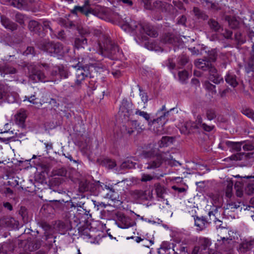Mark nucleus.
Masks as SVG:
<instances>
[{"instance_id":"obj_39","label":"nucleus","mask_w":254,"mask_h":254,"mask_svg":"<svg viewBox=\"0 0 254 254\" xmlns=\"http://www.w3.org/2000/svg\"><path fill=\"white\" fill-rule=\"evenodd\" d=\"M208 24L210 29L215 32L218 31L221 28V26L218 22L213 19H209L208 21Z\"/></svg>"},{"instance_id":"obj_48","label":"nucleus","mask_w":254,"mask_h":254,"mask_svg":"<svg viewBox=\"0 0 254 254\" xmlns=\"http://www.w3.org/2000/svg\"><path fill=\"white\" fill-rule=\"evenodd\" d=\"M135 114L138 115L142 117L143 118L145 119L146 121H147L148 122V124H150L151 123V121L150 120V115L148 114L147 112L141 111L138 109L136 110L135 111Z\"/></svg>"},{"instance_id":"obj_64","label":"nucleus","mask_w":254,"mask_h":254,"mask_svg":"<svg viewBox=\"0 0 254 254\" xmlns=\"http://www.w3.org/2000/svg\"><path fill=\"white\" fill-rule=\"evenodd\" d=\"M166 65L170 69H174L176 67V64L172 59H169L166 62Z\"/></svg>"},{"instance_id":"obj_46","label":"nucleus","mask_w":254,"mask_h":254,"mask_svg":"<svg viewBox=\"0 0 254 254\" xmlns=\"http://www.w3.org/2000/svg\"><path fill=\"white\" fill-rule=\"evenodd\" d=\"M203 120L202 119L200 115H198L197 116V118L195 121V123H191L190 127L192 129H198L200 128V127L201 126V124H203L202 122Z\"/></svg>"},{"instance_id":"obj_15","label":"nucleus","mask_w":254,"mask_h":254,"mask_svg":"<svg viewBox=\"0 0 254 254\" xmlns=\"http://www.w3.org/2000/svg\"><path fill=\"white\" fill-rule=\"evenodd\" d=\"M135 224L134 221L129 217L124 215H120L119 217L118 225L121 228L125 229L133 226Z\"/></svg>"},{"instance_id":"obj_57","label":"nucleus","mask_w":254,"mask_h":254,"mask_svg":"<svg viewBox=\"0 0 254 254\" xmlns=\"http://www.w3.org/2000/svg\"><path fill=\"white\" fill-rule=\"evenodd\" d=\"M65 202L63 200L62 202L60 200H56L54 204V207L55 208L64 210V209Z\"/></svg>"},{"instance_id":"obj_9","label":"nucleus","mask_w":254,"mask_h":254,"mask_svg":"<svg viewBox=\"0 0 254 254\" xmlns=\"http://www.w3.org/2000/svg\"><path fill=\"white\" fill-rule=\"evenodd\" d=\"M194 64L197 68L203 71H208L209 74L212 68H215V66L211 64V62L206 58L195 60Z\"/></svg>"},{"instance_id":"obj_20","label":"nucleus","mask_w":254,"mask_h":254,"mask_svg":"<svg viewBox=\"0 0 254 254\" xmlns=\"http://www.w3.org/2000/svg\"><path fill=\"white\" fill-rule=\"evenodd\" d=\"M41 246V241L39 240L34 239L28 240L25 245V249L30 252H33L39 249Z\"/></svg>"},{"instance_id":"obj_13","label":"nucleus","mask_w":254,"mask_h":254,"mask_svg":"<svg viewBox=\"0 0 254 254\" xmlns=\"http://www.w3.org/2000/svg\"><path fill=\"white\" fill-rule=\"evenodd\" d=\"M140 29H142L140 34L146 33L152 37H156L158 35L156 29L148 23H143L142 26H140Z\"/></svg>"},{"instance_id":"obj_4","label":"nucleus","mask_w":254,"mask_h":254,"mask_svg":"<svg viewBox=\"0 0 254 254\" xmlns=\"http://www.w3.org/2000/svg\"><path fill=\"white\" fill-rule=\"evenodd\" d=\"M42 66L46 69L49 68V64L46 63H38L37 65H35L31 64H28L25 65L30 73V78L34 82H43L45 81L46 80V76L44 73L41 70L38 69V68H41Z\"/></svg>"},{"instance_id":"obj_26","label":"nucleus","mask_w":254,"mask_h":254,"mask_svg":"<svg viewBox=\"0 0 254 254\" xmlns=\"http://www.w3.org/2000/svg\"><path fill=\"white\" fill-rule=\"evenodd\" d=\"M53 72L58 74L61 77L66 78L68 76V71L67 67L61 64L54 67Z\"/></svg>"},{"instance_id":"obj_38","label":"nucleus","mask_w":254,"mask_h":254,"mask_svg":"<svg viewBox=\"0 0 254 254\" xmlns=\"http://www.w3.org/2000/svg\"><path fill=\"white\" fill-rule=\"evenodd\" d=\"M243 185L240 182H236L234 185V189L236 190L237 196L241 197L243 195Z\"/></svg>"},{"instance_id":"obj_51","label":"nucleus","mask_w":254,"mask_h":254,"mask_svg":"<svg viewBox=\"0 0 254 254\" xmlns=\"http://www.w3.org/2000/svg\"><path fill=\"white\" fill-rule=\"evenodd\" d=\"M189 58L186 55H182L179 57L178 64L183 66L189 62Z\"/></svg>"},{"instance_id":"obj_27","label":"nucleus","mask_w":254,"mask_h":254,"mask_svg":"<svg viewBox=\"0 0 254 254\" xmlns=\"http://www.w3.org/2000/svg\"><path fill=\"white\" fill-rule=\"evenodd\" d=\"M56 227L61 233H64L71 229V227L67 222H64L62 221H58L56 222Z\"/></svg>"},{"instance_id":"obj_58","label":"nucleus","mask_w":254,"mask_h":254,"mask_svg":"<svg viewBox=\"0 0 254 254\" xmlns=\"http://www.w3.org/2000/svg\"><path fill=\"white\" fill-rule=\"evenodd\" d=\"M117 2L125 6H131L133 2L131 0H117Z\"/></svg>"},{"instance_id":"obj_36","label":"nucleus","mask_w":254,"mask_h":254,"mask_svg":"<svg viewBox=\"0 0 254 254\" xmlns=\"http://www.w3.org/2000/svg\"><path fill=\"white\" fill-rule=\"evenodd\" d=\"M203 85L205 89L208 91L211 92L212 95H215L217 93L216 86L211 83L209 81H205Z\"/></svg>"},{"instance_id":"obj_19","label":"nucleus","mask_w":254,"mask_h":254,"mask_svg":"<svg viewBox=\"0 0 254 254\" xmlns=\"http://www.w3.org/2000/svg\"><path fill=\"white\" fill-rule=\"evenodd\" d=\"M74 48L79 50L84 49L87 46V40L84 35L75 38L73 44Z\"/></svg>"},{"instance_id":"obj_6","label":"nucleus","mask_w":254,"mask_h":254,"mask_svg":"<svg viewBox=\"0 0 254 254\" xmlns=\"http://www.w3.org/2000/svg\"><path fill=\"white\" fill-rule=\"evenodd\" d=\"M41 49L50 54L62 55L63 54V47L60 43L43 42Z\"/></svg>"},{"instance_id":"obj_17","label":"nucleus","mask_w":254,"mask_h":254,"mask_svg":"<svg viewBox=\"0 0 254 254\" xmlns=\"http://www.w3.org/2000/svg\"><path fill=\"white\" fill-rule=\"evenodd\" d=\"M94 184L86 179H83L79 183V191L84 192L88 191H92Z\"/></svg>"},{"instance_id":"obj_32","label":"nucleus","mask_w":254,"mask_h":254,"mask_svg":"<svg viewBox=\"0 0 254 254\" xmlns=\"http://www.w3.org/2000/svg\"><path fill=\"white\" fill-rule=\"evenodd\" d=\"M226 145L231 148L233 151L239 152L241 149V145L242 143L241 142H232L226 141L225 142Z\"/></svg>"},{"instance_id":"obj_42","label":"nucleus","mask_w":254,"mask_h":254,"mask_svg":"<svg viewBox=\"0 0 254 254\" xmlns=\"http://www.w3.org/2000/svg\"><path fill=\"white\" fill-rule=\"evenodd\" d=\"M173 138L169 136H163L160 141V147L167 146L170 143H172Z\"/></svg>"},{"instance_id":"obj_52","label":"nucleus","mask_w":254,"mask_h":254,"mask_svg":"<svg viewBox=\"0 0 254 254\" xmlns=\"http://www.w3.org/2000/svg\"><path fill=\"white\" fill-rule=\"evenodd\" d=\"M146 47L147 49L150 50L158 51L160 50L161 51H163L161 47L157 46L155 42H148L146 44Z\"/></svg>"},{"instance_id":"obj_8","label":"nucleus","mask_w":254,"mask_h":254,"mask_svg":"<svg viewBox=\"0 0 254 254\" xmlns=\"http://www.w3.org/2000/svg\"><path fill=\"white\" fill-rule=\"evenodd\" d=\"M111 13L110 9L106 7L97 6L94 8H91V14L105 20L110 19Z\"/></svg>"},{"instance_id":"obj_53","label":"nucleus","mask_w":254,"mask_h":254,"mask_svg":"<svg viewBox=\"0 0 254 254\" xmlns=\"http://www.w3.org/2000/svg\"><path fill=\"white\" fill-rule=\"evenodd\" d=\"M169 114V111L164 112L163 115H161L160 117L157 118V119H153L152 121H151V124H154L156 122L159 123L161 121L162 119L165 120L163 123V124H164L166 121H167V119H166V118L168 116Z\"/></svg>"},{"instance_id":"obj_14","label":"nucleus","mask_w":254,"mask_h":254,"mask_svg":"<svg viewBox=\"0 0 254 254\" xmlns=\"http://www.w3.org/2000/svg\"><path fill=\"white\" fill-rule=\"evenodd\" d=\"M194 225L197 227L196 230L198 231H201L206 229L210 223L203 216H194Z\"/></svg>"},{"instance_id":"obj_22","label":"nucleus","mask_w":254,"mask_h":254,"mask_svg":"<svg viewBox=\"0 0 254 254\" xmlns=\"http://www.w3.org/2000/svg\"><path fill=\"white\" fill-rule=\"evenodd\" d=\"M16 72V69L8 64H0V73L3 76L5 74H15Z\"/></svg>"},{"instance_id":"obj_47","label":"nucleus","mask_w":254,"mask_h":254,"mask_svg":"<svg viewBox=\"0 0 254 254\" xmlns=\"http://www.w3.org/2000/svg\"><path fill=\"white\" fill-rule=\"evenodd\" d=\"M245 193L248 195H252L254 192V181H251L248 183L247 186L245 188Z\"/></svg>"},{"instance_id":"obj_41","label":"nucleus","mask_w":254,"mask_h":254,"mask_svg":"<svg viewBox=\"0 0 254 254\" xmlns=\"http://www.w3.org/2000/svg\"><path fill=\"white\" fill-rule=\"evenodd\" d=\"M253 155V152L248 153L246 154H245L244 153H237L236 154L232 155L230 157V159L232 160H241L242 159V158L244 155H245L246 158H251V156H252Z\"/></svg>"},{"instance_id":"obj_10","label":"nucleus","mask_w":254,"mask_h":254,"mask_svg":"<svg viewBox=\"0 0 254 254\" xmlns=\"http://www.w3.org/2000/svg\"><path fill=\"white\" fill-rule=\"evenodd\" d=\"M153 9H157L161 12H170L173 6L169 3L161 0H156L153 3Z\"/></svg>"},{"instance_id":"obj_29","label":"nucleus","mask_w":254,"mask_h":254,"mask_svg":"<svg viewBox=\"0 0 254 254\" xmlns=\"http://www.w3.org/2000/svg\"><path fill=\"white\" fill-rule=\"evenodd\" d=\"M26 115L24 111H20L15 115V122L19 126L24 127Z\"/></svg>"},{"instance_id":"obj_30","label":"nucleus","mask_w":254,"mask_h":254,"mask_svg":"<svg viewBox=\"0 0 254 254\" xmlns=\"http://www.w3.org/2000/svg\"><path fill=\"white\" fill-rule=\"evenodd\" d=\"M155 191L157 197L164 199L165 194L167 193L166 188L163 186L161 185L160 184H156L155 185Z\"/></svg>"},{"instance_id":"obj_50","label":"nucleus","mask_w":254,"mask_h":254,"mask_svg":"<svg viewBox=\"0 0 254 254\" xmlns=\"http://www.w3.org/2000/svg\"><path fill=\"white\" fill-rule=\"evenodd\" d=\"M245 214L247 216H250L253 218L254 216V206L253 205H248L244 209Z\"/></svg>"},{"instance_id":"obj_40","label":"nucleus","mask_w":254,"mask_h":254,"mask_svg":"<svg viewBox=\"0 0 254 254\" xmlns=\"http://www.w3.org/2000/svg\"><path fill=\"white\" fill-rule=\"evenodd\" d=\"M136 163L127 160L123 162L121 165V168L122 169H132L135 168Z\"/></svg>"},{"instance_id":"obj_35","label":"nucleus","mask_w":254,"mask_h":254,"mask_svg":"<svg viewBox=\"0 0 254 254\" xmlns=\"http://www.w3.org/2000/svg\"><path fill=\"white\" fill-rule=\"evenodd\" d=\"M194 14L198 19H202L203 20L207 19L208 16L202 10L198 7H194L193 9Z\"/></svg>"},{"instance_id":"obj_59","label":"nucleus","mask_w":254,"mask_h":254,"mask_svg":"<svg viewBox=\"0 0 254 254\" xmlns=\"http://www.w3.org/2000/svg\"><path fill=\"white\" fill-rule=\"evenodd\" d=\"M79 232L82 236H85L89 238L91 237L89 233V229L87 228H83V227H80L79 228Z\"/></svg>"},{"instance_id":"obj_61","label":"nucleus","mask_w":254,"mask_h":254,"mask_svg":"<svg viewBox=\"0 0 254 254\" xmlns=\"http://www.w3.org/2000/svg\"><path fill=\"white\" fill-rule=\"evenodd\" d=\"M153 179V177L151 175L149 174H143L141 175L140 181L142 182H146L151 181Z\"/></svg>"},{"instance_id":"obj_55","label":"nucleus","mask_w":254,"mask_h":254,"mask_svg":"<svg viewBox=\"0 0 254 254\" xmlns=\"http://www.w3.org/2000/svg\"><path fill=\"white\" fill-rule=\"evenodd\" d=\"M24 15L19 12L17 13L15 16L16 21L20 25H23L24 23Z\"/></svg>"},{"instance_id":"obj_2","label":"nucleus","mask_w":254,"mask_h":254,"mask_svg":"<svg viewBox=\"0 0 254 254\" xmlns=\"http://www.w3.org/2000/svg\"><path fill=\"white\" fill-rule=\"evenodd\" d=\"M173 156L169 152H164L157 154L151 159L146 163L145 169L148 170L155 169L160 167L163 162L171 166L180 164L179 162L173 160Z\"/></svg>"},{"instance_id":"obj_25","label":"nucleus","mask_w":254,"mask_h":254,"mask_svg":"<svg viewBox=\"0 0 254 254\" xmlns=\"http://www.w3.org/2000/svg\"><path fill=\"white\" fill-rule=\"evenodd\" d=\"M178 41V37L174 34L170 33L164 34L161 39V41L165 44H173Z\"/></svg>"},{"instance_id":"obj_5","label":"nucleus","mask_w":254,"mask_h":254,"mask_svg":"<svg viewBox=\"0 0 254 254\" xmlns=\"http://www.w3.org/2000/svg\"><path fill=\"white\" fill-rule=\"evenodd\" d=\"M71 66L74 68L76 79L75 86H79L85 77L89 75L88 70L86 67H84L79 62L76 65L72 64Z\"/></svg>"},{"instance_id":"obj_33","label":"nucleus","mask_w":254,"mask_h":254,"mask_svg":"<svg viewBox=\"0 0 254 254\" xmlns=\"http://www.w3.org/2000/svg\"><path fill=\"white\" fill-rule=\"evenodd\" d=\"M226 21H228L229 26L232 29L237 28L239 25V21L234 16H226Z\"/></svg>"},{"instance_id":"obj_31","label":"nucleus","mask_w":254,"mask_h":254,"mask_svg":"<svg viewBox=\"0 0 254 254\" xmlns=\"http://www.w3.org/2000/svg\"><path fill=\"white\" fill-rule=\"evenodd\" d=\"M225 79L226 82L233 87H235L238 85V82L236 79V76L235 74L228 73Z\"/></svg>"},{"instance_id":"obj_12","label":"nucleus","mask_w":254,"mask_h":254,"mask_svg":"<svg viewBox=\"0 0 254 254\" xmlns=\"http://www.w3.org/2000/svg\"><path fill=\"white\" fill-rule=\"evenodd\" d=\"M245 70L247 74L248 80L249 82H253L254 75V58L253 56L250 59L245 65Z\"/></svg>"},{"instance_id":"obj_24","label":"nucleus","mask_w":254,"mask_h":254,"mask_svg":"<svg viewBox=\"0 0 254 254\" xmlns=\"http://www.w3.org/2000/svg\"><path fill=\"white\" fill-rule=\"evenodd\" d=\"M126 25L131 30L135 31L137 34H140L142 29H140V26H142L143 23H139L137 22L130 19L129 21H126Z\"/></svg>"},{"instance_id":"obj_28","label":"nucleus","mask_w":254,"mask_h":254,"mask_svg":"<svg viewBox=\"0 0 254 254\" xmlns=\"http://www.w3.org/2000/svg\"><path fill=\"white\" fill-rule=\"evenodd\" d=\"M28 28L31 31L38 34L40 36L41 35L40 31L42 28V25L38 21L33 20H30L28 24Z\"/></svg>"},{"instance_id":"obj_43","label":"nucleus","mask_w":254,"mask_h":254,"mask_svg":"<svg viewBox=\"0 0 254 254\" xmlns=\"http://www.w3.org/2000/svg\"><path fill=\"white\" fill-rule=\"evenodd\" d=\"M217 51L216 49H212L208 52L207 58L211 62H215L217 58Z\"/></svg>"},{"instance_id":"obj_18","label":"nucleus","mask_w":254,"mask_h":254,"mask_svg":"<svg viewBox=\"0 0 254 254\" xmlns=\"http://www.w3.org/2000/svg\"><path fill=\"white\" fill-rule=\"evenodd\" d=\"M208 79L215 84H219L224 82L223 77L219 74L216 68H212L208 75Z\"/></svg>"},{"instance_id":"obj_60","label":"nucleus","mask_w":254,"mask_h":254,"mask_svg":"<svg viewBox=\"0 0 254 254\" xmlns=\"http://www.w3.org/2000/svg\"><path fill=\"white\" fill-rule=\"evenodd\" d=\"M180 79L182 81H185L188 78V73L186 70L180 71L178 73Z\"/></svg>"},{"instance_id":"obj_16","label":"nucleus","mask_w":254,"mask_h":254,"mask_svg":"<svg viewBox=\"0 0 254 254\" xmlns=\"http://www.w3.org/2000/svg\"><path fill=\"white\" fill-rule=\"evenodd\" d=\"M18 224V221L12 217H5L0 218V227L15 228L17 227Z\"/></svg>"},{"instance_id":"obj_62","label":"nucleus","mask_w":254,"mask_h":254,"mask_svg":"<svg viewBox=\"0 0 254 254\" xmlns=\"http://www.w3.org/2000/svg\"><path fill=\"white\" fill-rule=\"evenodd\" d=\"M139 90L140 91V96L141 97V100L144 103H147L148 101V96L147 93L142 92V90L140 87H139Z\"/></svg>"},{"instance_id":"obj_56","label":"nucleus","mask_w":254,"mask_h":254,"mask_svg":"<svg viewBox=\"0 0 254 254\" xmlns=\"http://www.w3.org/2000/svg\"><path fill=\"white\" fill-rule=\"evenodd\" d=\"M235 38L239 45H242L245 42V40L242 36L241 33L239 32H237L235 34Z\"/></svg>"},{"instance_id":"obj_37","label":"nucleus","mask_w":254,"mask_h":254,"mask_svg":"<svg viewBox=\"0 0 254 254\" xmlns=\"http://www.w3.org/2000/svg\"><path fill=\"white\" fill-rule=\"evenodd\" d=\"M205 115L207 120L212 121L216 118L217 113L215 109L209 108L206 110Z\"/></svg>"},{"instance_id":"obj_7","label":"nucleus","mask_w":254,"mask_h":254,"mask_svg":"<svg viewBox=\"0 0 254 254\" xmlns=\"http://www.w3.org/2000/svg\"><path fill=\"white\" fill-rule=\"evenodd\" d=\"M130 195L134 199L144 201L149 200L153 198V193L152 190H135L130 192Z\"/></svg>"},{"instance_id":"obj_54","label":"nucleus","mask_w":254,"mask_h":254,"mask_svg":"<svg viewBox=\"0 0 254 254\" xmlns=\"http://www.w3.org/2000/svg\"><path fill=\"white\" fill-rule=\"evenodd\" d=\"M142 155L145 158L151 159L155 156V150L153 149H151L149 150H143Z\"/></svg>"},{"instance_id":"obj_63","label":"nucleus","mask_w":254,"mask_h":254,"mask_svg":"<svg viewBox=\"0 0 254 254\" xmlns=\"http://www.w3.org/2000/svg\"><path fill=\"white\" fill-rule=\"evenodd\" d=\"M144 4V7L149 10H153V4H151L150 0H142Z\"/></svg>"},{"instance_id":"obj_3","label":"nucleus","mask_w":254,"mask_h":254,"mask_svg":"<svg viewBox=\"0 0 254 254\" xmlns=\"http://www.w3.org/2000/svg\"><path fill=\"white\" fill-rule=\"evenodd\" d=\"M9 4L19 9L38 11L41 8V2L39 0H8Z\"/></svg>"},{"instance_id":"obj_44","label":"nucleus","mask_w":254,"mask_h":254,"mask_svg":"<svg viewBox=\"0 0 254 254\" xmlns=\"http://www.w3.org/2000/svg\"><path fill=\"white\" fill-rule=\"evenodd\" d=\"M233 183L232 181L227 182V187L225 190V194L226 196L230 198L233 196Z\"/></svg>"},{"instance_id":"obj_21","label":"nucleus","mask_w":254,"mask_h":254,"mask_svg":"<svg viewBox=\"0 0 254 254\" xmlns=\"http://www.w3.org/2000/svg\"><path fill=\"white\" fill-rule=\"evenodd\" d=\"M1 22L2 25L6 29L11 31L15 30L17 28V25L14 22L10 20L6 16L1 15L0 16Z\"/></svg>"},{"instance_id":"obj_23","label":"nucleus","mask_w":254,"mask_h":254,"mask_svg":"<svg viewBox=\"0 0 254 254\" xmlns=\"http://www.w3.org/2000/svg\"><path fill=\"white\" fill-rule=\"evenodd\" d=\"M119 112L123 113L124 116L128 117L132 113V105L127 101L123 102L120 108Z\"/></svg>"},{"instance_id":"obj_49","label":"nucleus","mask_w":254,"mask_h":254,"mask_svg":"<svg viewBox=\"0 0 254 254\" xmlns=\"http://www.w3.org/2000/svg\"><path fill=\"white\" fill-rule=\"evenodd\" d=\"M242 113L248 118L254 120V112L252 109L248 108H243Z\"/></svg>"},{"instance_id":"obj_11","label":"nucleus","mask_w":254,"mask_h":254,"mask_svg":"<svg viewBox=\"0 0 254 254\" xmlns=\"http://www.w3.org/2000/svg\"><path fill=\"white\" fill-rule=\"evenodd\" d=\"M89 2L86 0L83 6H75L74 8L71 10V12L73 14L77 15L78 13H80L85 15L87 17L91 14V7L88 6Z\"/></svg>"},{"instance_id":"obj_45","label":"nucleus","mask_w":254,"mask_h":254,"mask_svg":"<svg viewBox=\"0 0 254 254\" xmlns=\"http://www.w3.org/2000/svg\"><path fill=\"white\" fill-rule=\"evenodd\" d=\"M102 164L109 169H113L117 165L114 160L109 158L104 159L102 161Z\"/></svg>"},{"instance_id":"obj_34","label":"nucleus","mask_w":254,"mask_h":254,"mask_svg":"<svg viewBox=\"0 0 254 254\" xmlns=\"http://www.w3.org/2000/svg\"><path fill=\"white\" fill-rule=\"evenodd\" d=\"M253 241H245L240 245L239 250L241 252L245 253L252 248Z\"/></svg>"},{"instance_id":"obj_1","label":"nucleus","mask_w":254,"mask_h":254,"mask_svg":"<svg viewBox=\"0 0 254 254\" xmlns=\"http://www.w3.org/2000/svg\"><path fill=\"white\" fill-rule=\"evenodd\" d=\"M94 34L99 36L96 46V52L98 54L112 60L121 58L122 52L119 46L114 43L109 36L102 34L99 30H95Z\"/></svg>"}]
</instances>
